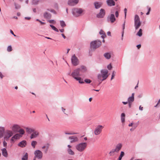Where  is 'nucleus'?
<instances>
[{
    "label": "nucleus",
    "instance_id": "f257e3e1",
    "mask_svg": "<svg viewBox=\"0 0 160 160\" xmlns=\"http://www.w3.org/2000/svg\"><path fill=\"white\" fill-rule=\"evenodd\" d=\"M101 44V42L100 40H97L92 41L90 43V49L89 55L91 56L92 54L90 53L91 51H94L96 48L99 47Z\"/></svg>",
    "mask_w": 160,
    "mask_h": 160
},
{
    "label": "nucleus",
    "instance_id": "f03ea898",
    "mask_svg": "<svg viewBox=\"0 0 160 160\" xmlns=\"http://www.w3.org/2000/svg\"><path fill=\"white\" fill-rule=\"evenodd\" d=\"M108 71L106 69H102L101 71V74L98 76V79L100 80H105L108 76Z\"/></svg>",
    "mask_w": 160,
    "mask_h": 160
},
{
    "label": "nucleus",
    "instance_id": "7ed1b4c3",
    "mask_svg": "<svg viewBox=\"0 0 160 160\" xmlns=\"http://www.w3.org/2000/svg\"><path fill=\"white\" fill-rule=\"evenodd\" d=\"M84 11L80 8H74L72 10V13L74 16L78 17L81 15Z\"/></svg>",
    "mask_w": 160,
    "mask_h": 160
},
{
    "label": "nucleus",
    "instance_id": "20e7f679",
    "mask_svg": "<svg viewBox=\"0 0 160 160\" xmlns=\"http://www.w3.org/2000/svg\"><path fill=\"white\" fill-rule=\"evenodd\" d=\"M87 143L86 142H82L77 144L75 148L76 150L79 152L83 151L86 148Z\"/></svg>",
    "mask_w": 160,
    "mask_h": 160
},
{
    "label": "nucleus",
    "instance_id": "39448f33",
    "mask_svg": "<svg viewBox=\"0 0 160 160\" xmlns=\"http://www.w3.org/2000/svg\"><path fill=\"white\" fill-rule=\"evenodd\" d=\"M80 68H77L72 73V76L76 80H81V78L79 77Z\"/></svg>",
    "mask_w": 160,
    "mask_h": 160
},
{
    "label": "nucleus",
    "instance_id": "423d86ee",
    "mask_svg": "<svg viewBox=\"0 0 160 160\" xmlns=\"http://www.w3.org/2000/svg\"><path fill=\"white\" fill-rule=\"evenodd\" d=\"M13 134V132L11 130L7 129L5 131L4 133V139L8 140Z\"/></svg>",
    "mask_w": 160,
    "mask_h": 160
},
{
    "label": "nucleus",
    "instance_id": "0eeeda50",
    "mask_svg": "<svg viewBox=\"0 0 160 160\" xmlns=\"http://www.w3.org/2000/svg\"><path fill=\"white\" fill-rule=\"evenodd\" d=\"M104 127L101 125H98L95 128L94 131V134L96 135H98L100 134L102 132V129Z\"/></svg>",
    "mask_w": 160,
    "mask_h": 160
},
{
    "label": "nucleus",
    "instance_id": "6e6552de",
    "mask_svg": "<svg viewBox=\"0 0 160 160\" xmlns=\"http://www.w3.org/2000/svg\"><path fill=\"white\" fill-rule=\"evenodd\" d=\"M35 155V158H37L38 159H41L42 158L43 156L42 152L40 150H36L34 152Z\"/></svg>",
    "mask_w": 160,
    "mask_h": 160
},
{
    "label": "nucleus",
    "instance_id": "1a4fd4ad",
    "mask_svg": "<svg viewBox=\"0 0 160 160\" xmlns=\"http://www.w3.org/2000/svg\"><path fill=\"white\" fill-rule=\"evenodd\" d=\"M116 18L115 15L113 14H111L108 15L107 18V21L108 22H110L111 23H113L116 21Z\"/></svg>",
    "mask_w": 160,
    "mask_h": 160
},
{
    "label": "nucleus",
    "instance_id": "9d476101",
    "mask_svg": "<svg viewBox=\"0 0 160 160\" xmlns=\"http://www.w3.org/2000/svg\"><path fill=\"white\" fill-rule=\"evenodd\" d=\"M72 62L74 66H77L78 64V60L75 55H73L71 58Z\"/></svg>",
    "mask_w": 160,
    "mask_h": 160
},
{
    "label": "nucleus",
    "instance_id": "9b49d317",
    "mask_svg": "<svg viewBox=\"0 0 160 160\" xmlns=\"http://www.w3.org/2000/svg\"><path fill=\"white\" fill-rule=\"evenodd\" d=\"M20 126L19 125L17 124H13L11 127V128L12 129L11 130L12 131V132H18V130L20 129Z\"/></svg>",
    "mask_w": 160,
    "mask_h": 160
},
{
    "label": "nucleus",
    "instance_id": "f8f14e48",
    "mask_svg": "<svg viewBox=\"0 0 160 160\" xmlns=\"http://www.w3.org/2000/svg\"><path fill=\"white\" fill-rule=\"evenodd\" d=\"M105 14V12L103 9H101L99 13L97 15V17L98 18H102L104 17Z\"/></svg>",
    "mask_w": 160,
    "mask_h": 160
},
{
    "label": "nucleus",
    "instance_id": "ddd939ff",
    "mask_svg": "<svg viewBox=\"0 0 160 160\" xmlns=\"http://www.w3.org/2000/svg\"><path fill=\"white\" fill-rule=\"evenodd\" d=\"M79 2V0H68V4L70 6H74L77 5Z\"/></svg>",
    "mask_w": 160,
    "mask_h": 160
},
{
    "label": "nucleus",
    "instance_id": "4468645a",
    "mask_svg": "<svg viewBox=\"0 0 160 160\" xmlns=\"http://www.w3.org/2000/svg\"><path fill=\"white\" fill-rule=\"evenodd\" d=\"M39 135V132L37 130H35L34 132L32 133L30 136V138L32 139L34 138L37 137Z\"/></svg>",
    "mask_w": 160,
    "mask_h": 160
},
{
    "label": "nucleus",
    "instance_id": "2eb2a0df",
    "mask_svg": "<svg viewBox=\"0 0 160 160\" xmlns=\"http://www.w3.org/2000/svg\"><path fill=\"white\" fill-rule=\"evenodd\" d=\"M94 5L95 8L96 9H98L102 7V2H95L94 3Z\"/></svg>",
    "mask_w": 160,
    "mask_h": 160
},
{
    "label": "nucleus",
    "instance_id": "dca6fc26",
    "mask_svg": "<svg viewBox=\"0 0 160 160\" xmlns=\"http://www.w3.org/2000/svg\"><path fill=\"white\" fill-rule=\"evenodd\" d=\"M69 139L70 140L71 143L76 142L78 141V137L76 136H72L69 137Z\"/></svg>",
    "mask_w": 160,
    "mask_h": 160
},
{
    "label": "nucleus",
    "instance_id": "f3484780",
    "mask_svg": "<svg viewBox=\"0 0 160 160\" xmlns=\"http://www.w3.org/2000/svg\"><path fill=\"white\" fill-rule=\"evenodd\" d=\"M122 145L121 143H119L117 144L115 146V149L117 151V153H118L122 148Z\"/></svg>",
    "mask_w": 160,
    "mask_h": 160
},
{
    "label": "nucleus",
    "instance_id": "a211bd4d",
    "mask_svg": "<svg viewBox=\"0 0 160 160\" xmlns=\"http://www.w3.org/2000/svg\"><path fill=\"white\" fill-rule=\"evenodd\" d=\"M2 155L5 158H7L8 156V153L6 148H3L1 149Z\"/></svg>",
    "mask_w": 160,
    "mask_h": 160
},
{
    "label": "nucleus",
    "instance_id": "6ab92c4d",
    "mask_svg": "<svg viewBox=\"0 0 160 160\" xmlns=\"http://www.w3.org/2000/svg\"><path fill=\"white\" fill-rule=\"evenodd\" d=\"M106 3L107 5L110 7L115 5V2L113 0H107Z\"/></svg>",
    "mask_w": 160,
    "mask_h": 160
},
{
    "label": "nucleus",
    "instance_id": "aec40b11",
    "mask_svg": "<svg viewBox=\"0 0 160 160\" xmlns=\"http://www.w3.org/2000/svg\"><path fill=\"white\" fill-rule=\"evenodd\" d=\"M26 145L27 142L25 140H23L19 142L18 144V146L22 148L25 147Z\"/></svg>",
    "mask_w": 160,
    "mask_h": 160
},
{
    "label": "nucleus",
    "instance_id": "412c9836",
    "mask_svg": "<svg viewBox=\"0 0 160 160\" xmlns=\"http://www.w3.org/2000/svg\"><path fill=\"white\" fill-rule=\"evenodd\" d=\"M134 93H132L131 96L128 98V102H132L134 101Z\"/></svg>",
    "mask_w": 160,
    "mask_h": 160
},
{
    "label": "nucleus",
    "instance_id": "4be33fe9",
    "mask_svg": "<svg viewBox=\"0 0 160 160\" xmlns=\"http://www.w3.org/2000/svg\"><path fill=\"white\" fill-rule=\"evenodd\" d=\"M49 144L48 143H46L44 146H43L42 147V149H45L44 151V152L45 153H47L49 147Z\"/></svg>",
    "mask_w": 160,
    "mask_h": 160
},
{
    "label": "nucleus",
    "instance_id": "5701e85b",
    "mask_svg": "<svg viewBox=\"0 0 160 160\" xmlns=\"http://www.w3.org/2000/svg\"><path fill=\"white\" fill-rule=\"evenodd\" d=\"M5 131V129L4 127H0V138L3 136Z\"/></svg>",
    "mask_w": 160,
    "mask_h": 160
},
{
    "label": "nucleus",
    "instance_id": "b1692460",
    "mask_svg": "<svg viewBox=\"0 0 160 160\" xmlns=\"http://www.w3.org/2000/svg\"><path fill=\"white\" fill-rule=\"evenodd\" d=\"M94 82L92 83V85L94 87H97L100 85L102 83L101 81H94Z\"/></svg>",
    "mask_w": 160,
    "mask_h": 160
},
{
    "label": "nucleus",
    "instance_id": "393cba45",
    "mask_svg": "<svg viewBox=\"0 0 160 160\" xmlns=\"http://www.w3.org/2000/svg\"><path fill=\"white\" fill-rule=\"evenodd\" d=\"M43 17L49 19L51 17V15L50 13L46 12L43 13Z\"/></svg>",
    "mask_w": 160,
    "mask_h": 160
},
{
    "label": "nucleus",
    "instance_id": "a878e982",
    "mask_svg": "<svg viewBox=\"0 0 160 160\" xmlns=\"http://www.w3.org/2000/svg\"><path fill=\"white\" fill-rule=\"evenodd\" d=\"M25 129L27 132L28 133H32L35 130V129L33 128H29L28 127H26Z\"/></svg>",
    "mask_w": 160,
    "mask_h": 160
},
{
    "label": "nucleus",
    "instance_id": "bb28decb",
    "mask_svg": "<svg viewBox=\"0 0 160 160\" xmlns=\"http://www.w3.org/2000/svg\"><path fill=\"white\" fill-rule=\"evenodd\" d=\"M115 152H117V151L114 148H113L110 151L109 154L110 156H113L115 155Z\"/></svg>",
    "mask_w": 160,
    "mask_h": 160
},
{
    "label": "nucleus",
    "instance_id": "cd10ccee",
    "mask_svg": "<svg viewBox=\"0 0 160 160\" xmlns=\"http://www.w3.org/2000/svg\"><path fill=\"white\" fill-rule=\"evenodd\" d=\"M141 25V22H134V27L136 30L138 29Z\"/></svg>",
    "mask_w": 160,
    "mask_h": 160
},
{
    "label": "nucleus",
    "instance_id": "c85d7f7f",
    "mask_svg": "<svg viewBox=\"0 0 160 160\" xmlns=\"http://www.w3.org/2000/svg\"><path fill=\"white\" fill-rule=\"evenodd\" d=\"M99 33L100 35H102L101 37L103 39L106 36L105 32L102 30H100Z\"/></svg>",
    "mask_w": 160,
    "mask_h": 160
},
{
    "label": "nucleus",
    "instance_id": "c756f323",
    "mask_svg": "<svg viewBox=\"0 0 160 160\" xmlns=\"http://www.w3.org/2000/svg\"><path fill=\"white\" fill-rule=\"evenodd\" d=\"M104 57L107 59H109L111 57V54L107 52L104 54Z\"/></svg>",
    "mask_w": 160,
    "mask_h": 160
},
{
    "label": "nucleus",
    "instance_id": "7c9ffc66",
    "mask_svg": "<svg viewBox=\"0 0 160 160\" xmlns=\"http://www.w3.org/2000/svg\"><path fill=\"white\" fill-rule=\"evenodd\" d=\"M125 21L124 22V23L122 25V38L121 39L122 40H123V37L124 35V30L125 28Z\"/></svg>",
    "mask_w": 160,
    "mask_h": 160
},
{
    "label": "nucleus",
    "instance_id": "2f4dec72",
    "mask_svg": "<svg viewBox=\"0 0 160 160\" xmlns=\"http://www.w3.org/2000/svg\"><path fill=\"white\" fill-rule=\"evenodd\" d=\"M141 22L140 19L138 15H136L134 18V22Z\"/></svg>",
    "mask_w": 160,
    "mask_h": 160
},
{
    "label": "nucleus",
    "instance_id": "473e14b6",
    "mask_svg": "<svg viewBox=\"0 0 160 160\" xmlns=\"http://www.w3.org/2000/svg\"><path fill=\"white\" fill-rule=\"evenodd\" d=\"M125 115L124 113H122L121 114V121L122 122H124L125 121Z\"/></svg>",
    "mask_w": 160,
    "mask_h": 160
},
{
    "label": "nucleus",
    "instance_id": "72a5a7b5",
    "mask_svg": "<svg viewBox=\"0 0 160 160\" xmlns=\"http://www.w3.org/2000/svg\"><path fill=\"white\" fill-rule=\"evenodd\" d=\"M80 68V71H81L82 72H85L87 70L86 67L83 65L81 66L80 68Z\"/></svg>",
    "mask_w": 160,
    "mask_h": 160
},
{
    "label": "nucleus",
    "instance_id": "f704fd0d",
    "mask_svg": "<svg viewBox=\"0 0 160 160\" xmlns=\"http://www.w3.org/2000/svg\"><path fill=\"white\" fill-rule=\"evenodd\" d=\"M67 152L68 153L71 155H74L75 153L74 152L71 150L70 148H68L67 149Z\"/></svg>",
    "mask_w": 160,
    "mask_h": 160
},
{
    "label": "nucleus",
    "instance_id": "c9c22d12",
    "mask_svg": "<svg viewBox=\"0 0 160 160\" xmlns=\"http://www.w3.org/2000/svg\"><path fill=\"white\" fill-rule=\"evenodd\" d=\"M18 132L19 133V134H20L22 136V135L24 134L25 132L24 130L22 128L19 129Z\"/></svg>",
    "mask_w": 160,
    "mask_h": 160
},
{
    "label": "nucleus",
    "instance_id": "e433bc0d",
    "mask_svg": "<svg viewBox=\"0 0 160 160\" xmlns=\"http://www.w3.org/2000/svg\"><path fill=\"white\" fill-rule=\"evenodd\" d=\"M13 137V138H14L15 139H17L20 138L22 136L19 134H16Z\"/></svg>",
    "mask_w": 160,
    "mask_h": 160
},
{
    "label": "nucleus",
    "instance_id": "4c0bfd02",
    "mask_svg": "<svg viewBox=\"0 0 160 160\" xmlns=\"http://www.w3.org/2000/svg\"><path fill=\"white\" fill-rule=\"evenodd\" d=\"M37 144V142L35 141H33L32 142L31 145L32 146L33 148H35V146Z\"/></svg>",
    "mask_w": 160,
    "mask_h": 160
},
{
    "label": "nucleus",
    "instance_id": "58836bf2",
    "mask_svg": "<svg viewBox=\"0 0 160 160\" xmlns=\"http://www.w3.org/2000/svg\"><path fill=\"white\" fill-rule=\"evenodd\" d=\"M124 152L123 151H121V152L120 155L119 156L118 160H121L122 157L124 156Z\"/></svg>",
    "mask_w": 160,
    "mask_h": 160
},
{
    "label": "nucleus",
    "instance_id": "ea45409f",
    "mask_svg": "<svg viewBox=\"0 0 160 160\" xmlns=\"http://www.w3.org/2000/svg\"><path fill=\"white\" fill-rule=\"evenodd\" d=\"M136 35L137 36L140 37L142 35V29H140L139 31L137 33Z\"/></svg>",
    "mask_w": 160,
    "mask_h": 160
},
{
    "label": "nucleus",
    "instance_id": "a19ab883",
    "mask_svg": "<svg viewBox=\"0 0 160 160\" xmlns=\"http://www.w3.org/2000/svg\"><path fill=\"white\" fill-rule=\"evenodd\" d=\"M28 154L27 153H26L22 158V160H28Z\"/></svg>",
    "mask_w": 160,
    "mask_h": 160
},
{
    "label": "nucleus",
    "instance_id": "79ce46f5",
    "mask_svg": "<svg viewBox=\"0 0 160 160\" xmlns=\"http://www.w3.org/2000/svg\"><path fill=\"white\" fill-rule=\"evenodd\" d=\"M81 84H83L85 82L87 83H90L92 81H78Z\"/></svg>",
    "mask_w": 160,
    "mask_h": 160
},
{
    "label": "nucleus",
    "instance_id": "37998d69",
    "mask_svg": "<svg viewBox=\"0 0 160 160\" xmlns=\"http://www.w3.org/2000/svg\"><path fill=\"white\" fill-rule=\"evenodd\" d=\"M14 5L15 6V8L16 9H19L21 8V5L16 2L14 3Z\"/></svg>",
    "mask_w": 160,
    "mask_h": 160
},
{
    "label": "nucleus",
    "instance_id": "c03bdc74",
    "mask_svg": "<svg viewBox=\"0 0 160 160\" xmlns=\"http://www.w3.org/2000/svg\"><path fill=\"white\" fill-rule=\"evenodd\" d=\"M60 25L62 28H64L66 26V24L65 22L63 21H60Z\"/></svg>",
    "mask_w": 160,
    "mask_h": 160
},
{
    "label": "nucleus",
    "instance_id": "a18cd8bd",
    "mask_svg": "<svg viewBox=\"0 0 160 160\" xmlns=\"http://www.w3.org/2000/svg\"><path fill=\"white\" fill-rule=\"evenodd\" d=\"M50 26L55 31L58 32H59L58 29L54 26L52 25H50Z\"/></svg>",
    "mask_w": 160,
    "mask_h": 160
},
{
    "label": "nucleus",
    "instance_id": "49530a36",
    "mask_svg": "<svg viewBox=\"0 0 160 160\" xmlns=\"http://www.w3.org/2000/svg\"><path fill=\"white\" fill-rule=\"evenodd\" d=\"M39 1L38 0H33L32 1V4L34 5H37L38 4Z\"/></svg>",
    "mask_w": 160,
    "mask_h": 160
},
{
    "label": "nucleus",
    "instance_id": "de8ad7c7",
    "mask_svg": "<svg viewBox=\"0 0 160 160\" xmlns=\"http://www.w3.org/2000/svg\"><path fill=\"white\" fill-rule=\"evenodd\" d=\"M7 50L8 52H11L12 50V48L11 46L10 45L8 46Z\"/></svg>",
    "mask_w": 160,
    "mask_h": 160
},
{
    "label": "nucleus",
    "instance_id": "09e8293b",
    "mask_svg": "<svg viewBox=\"0 0 160 160\" xmlns=\"http://www.w3.org/2000/svg\"><path fill=\"white\" fill-rule=\"evenodd\" d=\"M15 139L13 138V137L12 136V138H11V139H10V141H11V143H13L14 142H15V141L14 140H15Z\"/></svg>",
    "mask_w": 160,
    "mask_h": 160
},
{
    "label": "nucleus",
    "instance_id": "8fccbe9b",
    "mask_svg": "<svg viewBox=\"0 0 160 160\" xmlns=\"http://www.w3.org/2000/svg\"><path fill=\"white\" fill-rule=\"evenodd\" d=\"M107 68L109 70L111 69L112 68V67L111 64H109L108 65Z\"/></svg>",
    "mask_w": 160,
    "mask_h": 160
},
{
    "label": "nucleus",
    "instance_id": "3c124183",
    "mask_svg": "<svg viewBox=\"0 0 160 160\" xmlns=\"http://www.w3.org/2000/svg\"><path fill=\"white\" fill-rule=\"evenodd\" d=\"M3 146L4 147H6L7 146V142L5 140L3 141Z\"/></svg>",
    "mask_w": 160,
    "mask_h": 160
},
{
    "label": "nucleus",
    "instance_id": "603ef678",
    "mask_svg": "<svg viewBox=\"0 0 160 160\" xmlns=\"http://www.w3.org/2000/svg\"><path fill=\"white\" fill-rule=\"evenodd\" d=\"M127 9L126 8H124V12L125 14V18H126L127 15Z\"/></svg>",
    "mask_w": 160,
    "mask_h": 160
},
{
    "label": "nucleus",
    "instance_id": "864d4df0",
    "mask_svg": "<svg viewBox=\"0 0 160 160\" xmlns=\"http://www.w3.org/2000/svg\"><path fill=\"white\" fill-rule=\"evenodd\" d=\"M88 140V138L87 137H85L81 139V141L84 142V141H87Z\"/></svg>",
    "mask_w": 160,
    "mask_h": 160
},
{
    "label": "nucleus",
    "instance_id": "5fc2aeb1",
    "mask_svg": "<svg viewBox=\"0 0 160 160\" xmlns=\"http://www.w3.org/2000/svg\"><path fill=\"white\" fill-rule=\"evenodd\" d=\"M65 133L66 135H72L76 134L75 133H68L66 132H65Z\"/></svg>",
    "mask_w": 160,
    "mask_h": 160
},
{
    "label": "nucleus",
    "instance_id": "6e6d98bb",
    "mask_svg": "<svg viewBox=\"0 0 160 160\" xmlns=\"http://www.w3.org/2000/svg\"><path fill=\"white\" fill-rule=\"evenodd\" d=\"M118 16H119L118 12V11H116L115 12V16H116V17L117 18L118 17Z\"/></svg>",
    "mask_w": 160,
    "mask_h": 160
},
{
    "label": "nucleus",
    "instance_id": "4d7b16f0",
    "mask_svg": "<svg viewBox=\"0 0 160 160\" xmlns=\"http://www.w3.org/2000/svg\"><path fill=\"white\" fill-rule=\"evenodd\" d=\"M50 11L52 12V13H54V14L56 13V12L53 9H50Z\"/></svg>",
    "mask_w": 160,
    "mask_h": 160
},
{
    "label": "nucleus",
    "instance_id": "13d9d810",
    "mask_svg": "<svg viewBox=\"0 0 160 160\" xmlns=\"http://www.w3.org/2000/svg\"><path fill=\"white\" fill-rule=\"evenodd\" d=\"M132 103V102H128V107L129 108H131V107Z\"/></svg>",
    "mask_w": 160,
    "mask_h": 160
},
{
    "label": "nucleus",
    "instance_id": "bf43d9fd",
    "mask_svg": "<svg viewBox=\"0 0 160 160\" xmlns=\"http://www.w3.org/2000/svg\"><path fill=\"white\" fill-rule=\"evenodd\" d=\"M10 32L12 34L14 37H16V35L14 34L13 32L11 30H10Z\"/></svg>",
    "mask_w": 160,
    "mask_h": 160
},
{
    "label": "nucleus",
    "instance_id": "052dcab7",
    "mask_svg": "<svg viewBox=\"0 0 160 160\" xmlns=\"http://www.w3.org/2000/svg\"><path fill=\"white\" fill-rule=\"evenodd\" d=\"M61 109H62V111L64 113V114H65L66 113L65 112V111L66 110V109L63 108L62 107L61 108Z\"/></svg>",
    "mask_w": 160,
    "mask_h": 160
},
{
    "label": "nucleus",
    "instance_id": "680f3d73",
    "mask_svg": "<svg viewBox=\"0 0 160 160\" xmlns=\"http://www.w3.org/2000/svg\"><path fill=\"white\" fill-rule=\"evenodd\" d=\"M139 109L141 111H142L143 109V108L141 106H140L139 107Z\"/></svg>",
    "mask_w": 160,
    "mask_h": 160
},
{
    "label": "nucleus",
    "instance_id": "e2e57ef3",
    "mask_svg": "<svg viewBox=\"0 0 160 160\" xmlns=\"http://www.w3.org/2000/svg\"><path fill=\"white\" fill-rule=\"evenodd\" d=\"M128 101H127V102H124V101H123L122 102V103L124 104V105H126L128 103Z\"/></svg>",
    "mask_w": 160,
    "mask_h": 160
},
{
    "label": "nucleus",
    "instance_id": "0e129e2a",
    "mask_svg": "<svg viewBox=\"0 0 160 160\" xmlns=\"http://www.w3.org/2000/svg\"><path fill=\"white\" fill-rule=\"evenodd\" d=\"M147 8L148 9V11L149 12H150V11L151 10V8L149 7L148 6H147Z\"/></svg>",
    "mask_w": 160,
    "mask_h": 160
},
{
    "label": "nucleus",
    "instance_id": "69168bd1",
    "mask_svg": "<svg viewBox=\"0 0 160 160\" xmlns=\"http://www.w3.org/2000/svg\"><path fill=\"white\" fill-rule=\"evenodd\" d=\"M137 47L138 49H139V48L141 47V44H138L137 45Z\"/></svg>",
    "mask_w": 160,
    "mask_h": 160
},
{
    "label": "nucleus",
    "instance_id": "338daca9",
    "mask_svg": "<svg viewBox=\"0 0 160 160\" xmlns=\"http://www.w3.org/2000/svg\"><path fill=\"white\" fill-rule=\"evenodd\" d=\"M59 31L61 32H64V30L63 29H60Z\"/></svg>",
    "mask_w": 160,
    "mask_h": 160
},
{
    "label": "nucleus",
    "instance_id": "774afa93",
    "mask_svg": "<svg viewBox=\"0 0 160 160\" xmlns=\"http://www.w3.org/2000/svg\"><path fill=\"white\" fill-rule=\"evenodd\" d=\"M61 35L64 39H65L66 38V37L65 36L64 34L62 33L61 34Z\"/></svg>",
    "mask_w": 160,
    "mask_h": 160
}]
</instances>
